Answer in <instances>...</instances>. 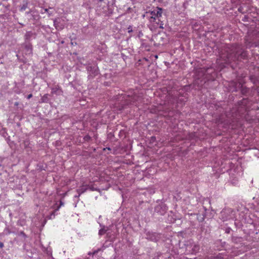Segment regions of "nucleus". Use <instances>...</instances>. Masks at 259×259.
<instances>
[{"instance_id":"1","label":"nucleus","mask_w":259,"mask_h":259,"mask_svg":"<svg viewBox=\"0 0 259 259\" xmlns=\"http://www.w3.org/2000/svg\"><path fill=\"white\" fill-rule=\"evenodd\" d=\"M247 57V52L239 45H227L220 52L219 59L217 63L219 64L220 69L225 67V64H229L239 59H244Z\"/></svg>"},{"instance_id":"2","label":"nucleus","mask_w":259,"mask_h":259,"mask_svg":"<svg viewBox=\"0 0 259 259\" xmlns=\"http://www.w3.org/2000/svg\"><path fill=\"white\" fill-rule=\"evenodd\" d=\"M162 11L163 10L162 8L157 7L156 9H154L153 11L146 12L144 17H146L149 20H150V19H153V18L162 17Z\"/></svg>"},{"instance_id":"3","label":"nucleus","mask_w":259,"mask_h":259,"mask_svg":"<svg viewBox=\"0 0 259 259\" xmlns=\"http://www.w3.org/2000/svg\"><path fill=\"white\" fill-rule=\"evenodd\" d=\"M161 17H157L156 18H153V19H150L149 22L150 23L151 26L150 28L152 30L153 29H156L158 27L163 29V23L161 20L160 18Z\"/></svg>"},{"instance_id":"4","label":"nucleus","mask_w":259,"mask_h":259,"mask_svg":"<svg viewBox=\"0 0 259 259\" xmlns=\"http://www.w3.org/2000/svg\"><path fill=\"white\" fill-rule=\"evenodd\" d=\"M234 214V210L229 208H225L221 212V216L224 221L232 218Z\"/></svg>"},{"instance_id":"5","label":"nucleus","mask_w":259,"mask_h":259,"mask_svg":"<svg viewBox=\"0 0 259 259\" xmlns=\"http://www.w3.org/2000/svg\"><path fill=\"white\" fill-rule=\"evenodd\" d=\"M87 69L89 73V77L93 78L98 74V68L96 66L88 65Z\"/></svg>"},{"instance_id":"6","label":"nucleus","mask_w":259,"mask_h":259,"mask_svg":"<svg viewBox=\"0 0 259 259\" xmlns=\"http://www.w3.org/2000/svg\"><path fill=\"white\" fill-rule=\"evenodd\" d=\"M211 69V68H200L197 71L198 75L200 76V77L204 76L206 77V75L207 74L209 73V71Z\"/></svg>"},{"instance_id":"7","label":"nucleus","mask_w":259,"mask_h":259,"mask_svg":"<svg viewBox=\"0 0 259 259\" xmlns=\"http://www.w3.org/2000/svg\"><path fill=\"white\" fill-rule=\"evenodd\" d=\"M128 99H126L127 104L130 103L135 104L136 106H137V104L136 102L138 101L139 98L137 96L134 95L133 96H130V95H128Z\"/></svg>"},{"instance_id":"8","label":"nucleus","mask_w":259,"mask_h":259,"mask_svg":"<svg viewBox=\"0 0 259 259\" xmlns=\"http://www.w3.org/2000/svg\"><path fill=\"white\" fill-rule=\"evenodd\" d=\"M87 190V186H82L79 188H78L76 190V192L78 194V195H76L75 197H79L80 196V195L81 194H82L83 193H84V192H85Z\"/></svg>"},{"instance_id":"9","label":"nucleus","mask_w":259,"mask_h":259,"mask_svg":"<svg viewBox=\"0 0 259 259\" xmlns=\"http://www.w3.org/2000/svg\"><path fill=\"white\" fill-rule=\"evenodd\" d=\"M155 38L156 40V41H158L159 44H160L161 42H164V41L163 40V39H164V34H157L155 36Z\"/></svg>"},{"instance_id":"10","label":"nucleus","mask_w":259,"mask_h":259,"mask_svg":"<svg viewBox=\"0 0 259 259\" xmlns=\"http://www.w3.org/2000/svg\"><path fill=\"white\" fill-rule=\"evenodd\" d=\"M61 90L58 87H55L52 88V94L59 95L62 93Z\"/></svg>"},{"instance_id":"11","label":"nucleus","mask_w":259,"mask_h":259,"mask_svg":"<svg viewBox=\"0 0 259 259\" xmlns=\"http://www.w3.org/2000/svg\"><path fill=\"white\" fill-rule=\"evenodd\" d=\"M199 246L198 244H195L192 249V252L194 253H196L199 251Z\"/></svg>"},{"instance_id":"12","label":"nucleus","mask_w":259,"mask_h":259,"mask_svg":"<svg viewBox=\"0 0 259 259\" xmlns=\"http://www.w3.org/2000/svg\"><path fill=\"white\" fill-rule=\"evenodd\" d=\"M48 95L45 94L42 98H41V102L47 103L48 101Z\"/></svg>"},{"instance_id":"13","label":"nucleus","mask_w":259,"mask_h":259,"mask_svg":"<svg viewBox=\"0 0 259 259\" xmlns=\"http://www.w3.org/2000/svg\"><path fill=\"white\" fill-rule=\"evenodd\" d=\"M32 33L31 32H27L25 35L26 39H29V38L32 36Z\"/></svg>"},{"instance_id":"14","label":"nucleus","mask_w":259,"mask_h":259,"mask_svg":"<svg viewBox=\"0 0 259 259\" xmlns=\"http://www.w3.org/2000/svg\"><path fill=\"white\" fill-rule=\"evenodd\" d=\"M106 232V230L104 229H101L99 231V235H103L105 234Z\"/></svg>"},{"instance_id":"15","label":"nucleus","mask_w":259,"mask_h":259,"mask_svg":"<svg viewBox=\"0 0 259 259\" xmlns=\"http://www.w3.org/2000/svg\"><path fill=\"white\" fill-rule=\"evenodd\" d=\"M27 7L26 5H24L21 8V11H24L26 9Z\"/></svg>"},{"instance_id":"16","label":"nucleus","mask_w":259,"mask_h":259,"mask_svg":"<svg viewBox=\"0 0 259 259\" xmlns=\"http://www.w3.org/2000/svg\"><path fill=\"white\" fill-rule=\"evenodd\" d=\"M57 20H55V21H54V25H55V27H56V28H57V27H58V24H57Z\"/></svg>"},{"instance_id":"17","label":"nucleus","mask_w":259,"mask_h":259,"mask_svg":"<svg viewBox=\"0 0 259 259\" xmlns=\"http://www.w3.org/2000/svg\"><path fill=\"white\" fill-rule=\"evenodd\" d=\"M238 11H239V12H241V13H243V12H242V8L241 7H239V8H238Z\"/></svg>"},{"instance_id":"18","label":"nucleus","mask_w":259,"mask_h":259,"mask_svg":"<svg viewBox=\"0 0 259 259\" xmlns=\"http://www.w3.org/2000/svg\"><path fill=\"white\" fill-rule=\"evenodd\" d=\"M32 97V94H29V95H28V96H27V99H30Z\"/></svg>"},{"instance_id":"19","label":"nucleus","mask_w":259,"mask_h":259,"mask_svg":"<svg viewBox=\"0 0 259 259\" xmlns=\"http://www.w3.org/2000/svg\"><path fill=\"white\" fill-rule=\"evenodd\" d=\"M4 247V244L3 242H0V248H2Z\"/></svg>"},{"instance_id":"20","label":"nucleus","mask_w":259,"mask_h":259,"mask_svg":"<svg viewBox=\"0 0 259 259\" xmlns=\"http://www.w3.org/2000/svg\"><path fill=\"white\" fill-rule=\"evenodd\" d=\"M60 204H61V205H63V203H62V202H60Z\"/></svg>"},{"instance_id":"21","label":"nucleus","mask_w":259,"mask_h":259,"mask_svg":"<svg viewBox=\"0 0 259 259\" xmlns=\"http://www.w3.org/2000/svg\"><path fill=\"white\" fill-rule=\"evenodd\" d=\"M217 258H218V257H217ZM216 259H218V258H216Z\"/></svg>"}]
</instances>
